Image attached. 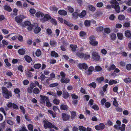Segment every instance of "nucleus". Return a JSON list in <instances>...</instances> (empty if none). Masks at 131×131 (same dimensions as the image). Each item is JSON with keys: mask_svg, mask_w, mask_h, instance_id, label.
Masks as SVG:
<instances>
[{"mask_svg": "<svg viewBox=\"0 0 131 131\" xmlns=\"http://www.w3.org/2000/svg\"><path fill=\"white\" fill-rule=\"evenodd\" d=\"M117 36L118 38L120 40H122L123 37V36L122 33H118Z\"/></svg>", "mask_w": 131, "mask_h": 131, "instance_id": "nucleus-50", "label": "nucleus"}, {"mask_svg": "<svg viewBox=\"0 0 131 131\" xmlns=\"http://www.w3.org/2000/svg\"><path fill=\"white\" fill-rule=\"evenodd\" d=\"M104 80V78L103 77H101L99 78H97L96 79V81L99 83L101 82V81H103Z\"/></svg>", "mask_w": 131, "mask_h": 131, "instance_id": "nucleus-44", "label": "nucleus"}, {"mask_svg": "<svg viewBox=\"0 0 131 131\" xmlns=\"http://www.w3.org/2000/svg\"><path fill=\"white\" fill-rule=\"evenodd\" d=\"M24 18H23L22 16H17L15 17V20L18 23L20 24L22 22V19Z\"/></svg>", "mask_w": 131, "mask_h": 131, "instance_id": "nucleus-9", "label": "nucleus"}, {"mask_svg": "<svg viewBox=\"0 0 131 131\" xmlns=\"http://www.w3.org/2000/svg\"><path fill=\"white\" fill-rule=\"evenodd\" d=\"M41 65L40 63H36L34 65V67L36 69H38L41 67Z\"/></svg>", "mask_w": 131, "mask_h": 131, "instance_id": "nucleus-37", "label": "nucleus"}, {"mask_svg": "<svg viewBox=\"0 0 131 131\" xmlns=\"http://www.w3.org/2000/svg\"><path fill=\"white\" fill-rule=\"evenodd\" d=\"M116 68V66L114 64H112L111 65L110 67H108L107 69L108 70V71H111L113 70Z\"/></svg>", "mask_w": 131, "mask_h": 131, "instance_id": "nucleus-31", "label": "nucleus"}, {"mask_svg": "<svg viewBox=\"0 0 131 131\" xmlns=\"http://www.w3.org/2000/svg\"><path fill=\"white\" fill-rule=\"evenodd\" d=\"M86 14V10H83L81 13L79 14V17L80 18H83L85 16Z\"/></svg>", "mask_w": 131, "mask_h": 131, "instance_id": "nucleus-24", "label": "nucleus"}, {"mask_svg": "<svg viewBox=\"0 0 131 131\" xmlns=\"http://www.w3.org/2000/svg\"><path fill=\"white\" fill-rule=\"evenodd\" d=\"M90 57V56L88 52H86L84 54V57L83 58H84L85 60H87L88 59H89Z\"/></svg>", "mask_w": 131, "mask_h": 131, "instance_id": "nucleus-25", "label": "nucleus"}, {"mask_svg": "<svg viewBox=\"0 0 131 131\" xmlns=\"http://www.w3.org/2000/svg\"><path fill=\"white\" fill-rule=\"evenodd\" d=\"M78 66L79 68L81 70H82L83 69L86 70L88 68L87 65L85 63H79L78 65Z\"/></svg>", "mask_w": 131, "mask_h": 131, "instance_id": "nucleus-8", "label": "nucleus"}, {"mask_svg": "<svg viewBox=\"0 0 131 131\" xmlns=\"http://www.w3.org/2000/svg\"><path fill=\"white\" fill-rule=\"evenodd\" d=\"M60 81L62 83H65L67 84L70 81V80L68 78H66L65 79H61Z\"/></svg>", "mask_w": 131, "mask_h": 131, "instance_id": "nucleus-23", "label": "nucleus"}, {"mask_svg": "<svg viewBox=\"0 0 131 131\" xmlns=\"http://www.w3.org/2000/svg\"><path fill=\"white\" fill-rule=\"evenodd\" d=\"M76 55L79 58L81 59L83 58L84 57V54L83 53H80L79 52H76Z\"/></svg>", "mask_w": 131, "mask_h": 131, "instance_id": "nucleus-22", "label": "nucleus"}, {"mask_svg": "<svg viewBox=\"0 0 131 131\" xmlns=\"http://www.w3.org/2000/svg\"><path fill=\"white\" fill-rule=\"evenodd\" d=\"M62 96L63 98L66 99L69 96V93L66 91H64L62 92Z\"/></svg>", "mask_w": 131, "mask_h": 131, "instance_id": "nucleus-11", "label": "nucleus"}, {"mask_svg": "<svg viewBox=\"0 0 131 131\" xmlns=\"http://www.w3.org/2000/svg\"><path fill=\"white\" fill-rule=\"evenodd\" d=\"M96 84L95 82H93L91 83H90L89 85L88 86L91 88H95L96 86Z\"/></svg>", "mask_w": 131, "mask_h": 131, "instance_id": "nucleus-34", "label": "nucleus"}, {"mask_svg": "<svg viewBox=\"0 0 131 131\" xmlns=\"http://www.w3.org/2000/svg\"><path fill=\"white\" fill-rule=\"evenodd\" d=\"M105 126L103 123L100 124L99 125H97L95 126V128L97 130H102L104 128Z\"/></svg>", "mask_w": 131, "mask_h": 131, "instance_id": "nucleus-6", "label": "nucleus"}, {"mask_svg": "<svg viewBox=\"0 0 131 131\" xmlns=\"http://www.w3.org/2000/svg\"><path fill=\"white\" fill-rule=\"evenodd\" d=\"M4 61L7 66L9 67L11 66V64L9 62L8 60L7 59H5Z\"/></svg>", "mask_w": 131, "mask_h": 131, "instance_id": "nucleus-48", "label": "nucleus"}, {"mask_svg": "<svg viewBox=\"0 0 131 131\" xmlns=\"http://www.w3.org/2000/svg\"><path fill=\"white\" fill-rule=\"evenodd\" d=\"M58 84L57 83H55L51 84L49 85V86L50 87H54L58 85Z\"/></svg>", "mask_w": 131, "mask_h": 131, "instance_id": "nucleus-49", "label": "nucleus"}, {"mask_svg": "<svg viewBox=\"0 0 131 131\" xmlns=\"http://www.w3.org/2000/svg\"><path fill=\"white\" fill-rule=\"evenodd\" d=\"M70 113L71 114V119H73L74 118L75 116L76 115V113L74 111H71L70 112Z\"/></svg>", "mask_w": 131, "mask_h": 131, "instance_id": "nucleus-43", "label": "nucleus"}, {"mask_svg": "<svg viewBox=\"0 0 131 131\" xmlns=\"http://www.w3.org/2000/svg\"><path fill=\"white\" fill-rule=\"evenodd\" d=\"M112 4L115 5H119V3L116 0H112L111 1Z\"/></svg>", "mask_w": 131, "mask_h": 131, "instance_id": "nucleus-57", "label": "nucleus"}, {"mask_svg": "<svg viewBox=\"0 0 131 131\" xmlns=\"http://www.w3.org/2000/svg\"><path fill=\"white\" fill-rule=\"evenodd\" d=\"M110 37L112 40H114L116 37V35L114 33H112Z\"/></svg>", "mask_w": 131, "mask_h": 131, "instance_id": "nucleus-51", "label": "nucleus"}, {"mask_svg": "<svg viewBox=\"0 0 131 131\" xmlns=\"http://www.w3.org/2000/svg\"><path fill=\"white\" fill-rule=\"evenodd\" d=\"M95 69L96 71H99L102 70V68L100 66H97L95 67Z\"/></svg>", "mask_w": 131, "mask_h": 131, "instance_id": "nucleus-54", "label": "nucleus"}, {"mask_svg": "<svg viewBox=\"0 0 131 131\" xmlns=\"http://www.w3.org/2000/svg\"><path fill=\"white\" fill-rule=\"evenodd\" d=\"M103 27L102 26H100L97 27L96 30L97 31H102L103 30Z\"/></svg>", "mask_w": 131, "mask_h": 131, "instance_id": "nucleus-45", "label": "nucleus"}, {"mask_svg": "<svg viewBox=\"0 0 131 131\" xmlns=\"http://www.w3.org/2000/svg\"><path fill=\"white\" fill-rule=\"evenodd\" d=\"M125 18V17L123 15H119L118 17V19L121 21L124 20Z\"/></svg>", "mask_w": 131, "mask_h": 131, "instance_id": "nucleus-39", "label": "nucleus"}, {"mask_svg": "<svg viewBox=\"0 0 131 131\" xmlns=\"http://www.w3.org/2000/svg\"><path fill=\"white\" fill-rule=\"evenodd\" d=\"M7 106L9 108H13L14 109L18 110L19 109L18 105L14 103L9 102L8 103Z\"/></svg>", "mask_w": 131, "mask_h": 131, "instance_id": "nucleus-4", "label": "nucleus"}, {"mask_svg": "<svg viewBox=\"0 0 131 131\" xmlns=\"http://www.w3.org/2000/svg\"><path fill=\"white\" fill-rule=\"evenodd\" d=\"M36 16L37 17H39L40 16L42 17L44 16V14L43 13L40 12H38L35 14Z\"/></svg>", "mask_w": 131, "mask_h": 131, "instance_id": "nucleus-28", "label": "nucleus"}, {"mask_svg": "<svg viewBox=\"0 0 131 131\" xmlns=\"http://www.w3.org/2000/svg\"><path fill=\"white\" fill-rule=\"evenodd\" d=\"M61 42L64 44L66 43L67 40L64 37H62L61 38Z\"/></svg>", "mask_w": 131, "mask_h": 131, "instance_id": "nucleus-52", "label": "nucleus"}, {"mask_svg": "<svg viewBox=\"0 0 131 131\" xmlns=\"http://www.w3.org/2000/svg\"><path fill=\"white\" fill-rule=\"evenodd\" d=\"M125 36L128 38H129L131 36V33L130 31L129 30H126L125 32Z\"/></svg>", "mask_w": 131, "mask_h": 131, "instance_id": "nucleus-20", "label": "nucleus"}, {"mask_svg": "<svg viewBox=\"0 0 131 131\" xmlns=\"http://www.w3.org/2000/svg\"><path fill=\"white\" fill-rule=\"evenodd\" d=\"M58 13L60 15L64 16L66 15L67 13L66 11L61 10H59L58 11Z\"/></svg>", "mask_w": 131, "mask_h": 131, "instance_id": "nucleus-18", "label": "nucleus"}, {"mask_svg": "<svg viewBox=\"0 0 131 131\" xmlns=\"http://www.w3.org/2000/svg\"><path fill=\"white\" fill-rule=\"evenodd\" d=\"M23 67L22 65H20L19 66L18 68V70L21 72H23Z\"/></svg>", "mask_w": 131, "mask_h": 131, "instance_id": "nucleus-61", "label": "nucleus"}, {"mask_svg": "<svg viewBox=\"0 0 131 131\" xmlns=\"http://www.w3.org/2000/svg\"><path fill=\"white\" fill-rule=\"evenodd\" d=\"M117 83L116 80H110L109 81L108 84L109 85H111L114 84H116Z\"/></svg>", "mask_w": 131, "mask_h": 131, "instance_id": "nucleus-35", "label": "nucleus"}, {"mask_svg": "<svg viewBox=\"0 0 131 131\" xmlns=\"http://www.w3.org/2000/svg\"><path fill=\"white\" fill-rule=\"evenodd\" d=\"M41 30V28L39 26H37L34 28V32L35 34H37L40 32Z\"/></svg>", "mask_w": 131, "mask_h": 131, "instance_id": "nucleus-14", "label": "nucleus"}, {"mask_svg": "<svg viewBox=\"0 0 131 131\" xmlns=\"http://www.w3.org/2000/svg\"><path fill=\"white\" fill-rule=\"evenodd\" d=\"M112 7H114L115 12L117 13L120 12V9L119 5H112Z\"/></svg>", "mask_w": 131, "mask_h": 131, "instance_id": "nucleus-12", "label": "nucleus"}, {"mask_svg": "<svg viewBox=\"0 0 131 131\" xmlns=\"http://www.w3.org/2000/svg\"><path fill=\"white\" fill-rule=\"evenodd\" d=\"M46 106L48 107H50L52 105V104H51V103L49 102V99H48V101H46Z\"/></svg>", "mask_w": 131, "mask_h": 131, "instance_id": "nucleus-53", "label": "nucleus"}, {"mask_svg": "<svg viewBox=\"0 0 131 131\" xmlns=\"http://www.w3.org/2000/svg\"><path fill=\"white\" fill-rule=\"evenodd\" d=\"M40 97H41V99L40 100V102L42 104H45V101H48V100L49 98L46 96L40 95Z\"/></svg>", "mask_w": 131, "mask_h": 131, "instance_id": "nucleus-7", "label": "nucleus"}, {"mask_svg": "<svg viewBox=\"0 0 131 131\" xmlns=\"http://www.w3.org/2000/svg\"><path fill=\"white\" fill-rule=\"evenodd\" d=\"M95 38V37L93 35H91L89 37V43L93 46H95L98 45V42L97 41L94 40Z\"/></svg>", "mask_w": 131, "mask_h": 131, "instance_id": "nucleus-2", "label": "nucleus"}, {"mask_svg": "<svg viewBox=\"0 0 131 131\" xmlns=\"http://www.w3.org/2000/svg\"><path fill=\"white\" fill-rule=\"evenodd\" d=\"M33 27L34 25L31 24L29 26H28L27 29L28 31H31L32 30Z\"/></svg>", "mask_w": 131, "mask_h": 131, "instance_id": "nucleus-55", "label": "nucleus"}, {"mask_svg": "<svg viewBox=\"0 0 131 131\" xmlns=\"http://www.w3.org/2000/svg\"><path fill=\"white\" fill-rule=\"evenodd\" d=\"M53 110L55 112L57 110H58L59 111H60V110L58 108V106H54L52 108Z\"/></svg>", "mask_w": 131, "mask_h": 131, "instance_id": "nucleus-56", "label": "nucleus"}, {"mask_svg": "<svg viewBox=\"0 0 131 131\" xmlns=\"http://www.w3.org/2000/svg\"><path fill=\"white\" fill-rule=\"evenodd\" d=\"M124 81L126 83H130L131 82V78H125L124 79Z\"/></svg>", "mask_w": 131, "mask_h": 131, "instance_id": "nucleus-58", "label": "nucleus"}, {"mask_svg": "<svg viewBox=\"0 0 131 131\" xmlns=\"http://www.w3.org/2000/svg\"><path fill=\"white\" fill-rule=\"evenodd\" d=\"M70 47L71 48V50L73 52L75 51L76 49L78 48L77 46L76 45L71 44L70 45Z\"/></svg>", "mask_w": 131, "mask_h": 131, "instance_id": "nucleus-16", "label": "nucleus"}, {"mask_svg": "<svg viewBox=\"0 0 131 131\" xmlns=\"http://www.w3.org/2000/svg\"><path fill=\"white\" fill-rule=\"evenodd\" d=\"M68 106L67 105L62 104L60 105V108L61 110L67 111L68 110Z\"/></svg>", "mask_w": 131, "mask_h": 131, "instance_id": "nucleus-15", "label": "nucleus"}, {"mask_svg": "<svg viewBox=\"0 0 131 131\" xmlns=\"http://www.w3.org/2000/svg\"><path fill=\"white\" fill-rule=\"evenodd\" d=\"M45 75L43 74H41L40 77H39L38 78L39 79H40L41 81H43L45 78Z\"/></svg>", "mask_w": 131, "mask_h": 131, "instance_id": "nucleus-62", "label": "nucleus"}, {"mask_svg": "<svg viewBox=\"0 0 131 131\" xmlns=\"http://www.w3.org/2000/svg\"><path fill=\"white\" fill-rule=\"evenodd\" d=\"M72 15L73 17L75 19H77L79 17V14L78 12H74L72 14Z\"/></svg>", "mask_w": 131, "mask_h": 131, "instance_id": "nucleus-27", "label": "nucleus"}, {"mask_svg": "<svg viewBox=\"0 0 131 131\" xmlns=\"http://www.w3.org/2000/svg\"><path fill=\"white\" fill-rule=\"evenodd\" d=\"M104 30L105 32L107 34H109L111 32V30L109 28H105L104 29Z\"/></svg>", "mask_w": 131, "mask_h": 131, "instance_id": "nucleus-42", "label": "nucleus"}, {"mask_svg": "<svg viewBox=\"0 0 131 131\" xmlns=\"http://www.w3.org/2000/svg\"><path fill=\"white\" fill-rule=\"evenodd\" d=\"M36 55L37 57L40 56L41 54V52L40 49H37L36 52Z\"/></svg>", "mask_w": 131, "mask_h": 131, "instance_id": "nucleus-40", "label": "nucleus"}, {"mask_svg": "<svg viewBox=\"0 0 131 131\" xmlns=\"http://www.w3.org/2000/svg\"><path fill=\"white\" fill-rule=\"evenodd\" d=\"M90 21L89 20H85L84 21V24L86 26H89L90 25Z\"/></svg>", "mask_w": 131, "mask_h": 131, "instance_id": "nucleus-63", "label": "nucleus"}, {"mask_svg": "<svg viewBox=\"0 0 131 131\" xmlns=\"http://www.w3.org/2000/svg\"><path fill=\"white\" fill-rule=\"evenodd\" d=\"M100 56L98 52H93L92 53V58L94 60L98 61L100 59Z\"/></svg>", "mask_w": 131, "mask_h": 131, "instance_id": "nucleus-5", "label": "nucleus"}, {"mask_svg": "<svg viewBox=\"0 0 131 131\" xmlns=\"http://www.w3.org/2000/svg\"><path fill=\"white\" fill-rule=\"evenodd\" d=\"M60 101L59 99H56L53 100V102L54 104L58 105L60 103Z\"/></svg>", "mask_w": 131, "mask_h": 131, "instance_id": "nucleus-38", "label": "nucleus"}, {"mask_svg": "<svg viewBox=\"0 0 131 131\" xmlns=\"http://www.w3.org/2000/svg\"><path fill=\"white\" fill-rule=\"evenodd\" d=\"M68 9L69 11L71 13H72L74 12V9L70 6H68Z\"/></svg>", "mask_w": 131, "mask_h": 131, "instance_id": "nucleus-60", "label": "nucleus"}, {"mask_svg": "<svg viewBox=\"0 0 131 131\" xmlns=\"http://www.w3.org/2000/svg\"><path fill=\"white\" fill-rule=\"evenodd\" d=\"M25 60L29 63H30L32 61V59L31 57L28 55H26L24 57Z\"/></svg>", "mask_w": 131, "mask_h": 131, "instance_id": "nucleus-17", "label": "nucleus"}, {"mask_svg": "<svg viewBox=\"0 0 131 131\" xmlns=\"http://www.w3.org/2000/svg\"><path fill=\"white\" fill-rule=\"evenodd\" d=\"M2 94L3 97L6 99H9L10 97L12 96V92L9 91L5 87H2Z\"/></svg>", "mask_w": 131, "mask_h": 131, "instance_id": "nucleus-1", "label": "nucleus"}, {"mask_svg": "<svg viewBox=\"0 0 131 131\" xmlns=\"http://www.w3.org/2000/svg\"><path fill=\"white\" fill-rule=\"evenodd\" d=\"M26 51L24 48L19 49L18 51L19 54L21 55H23L25 53Z\"/></svg>", "mask_w": 131, "mask_h": 131, "instance_id": "nucleus-19", "label": "nucleus"}, {"mask_svg": "<svg viewBox=\"0 0 131 131\" xmlns=\"http://www.w3.org/2000/svg\"><path fill=\"white\" fill-rule=\"evenodd\" d=\"M89 10L92 12H94L96 10V8L95 7L92 5H90L89 6Z\"/></svg>", "mask_w": 131, "mask_h": 131, "instance_id": "nucleus-33", "label": "nucleus"}, {"mask_svg": "<svg viewBox=\"0 0 131 131\" xmlns=\"http://www.w3.org/2000/svg\"><path fill=\"white\" fill-rule=\"evenodd\" d=\"M50 54L51 56L55 58L58 57L59 56L58 54L54 51H51Z\"/></svg>", "mask_w": 131, "mask_h": 131, "instance_id": "nucleus-21", "label": "nucleus"}, {"mask_svg": "<svg viewBox=\"0 0 131 131\" xmlns=\"http://www.w3.org/2000/svg\"><path fill=\"white\" fill-rule=\"evenodd\" d=\"M57 42L55 40H50V45L52 47H54L57 44Z\"/></svg>", "mask_w": 131, "mask_h": 131, "instance_id": "nucleus-29", "label": "nucleus"}, {"mask_svg": "<svg viewBox=\"0 0 131 131\" xmlns=\"http://www.w3.org/2000/svg\"><path fill=\"white\" fill-rule=\"evenodd\" d=\"M79 128L80 131H86V128L82 126H79Z\"/></svg>", "mask_w": 131, "mask_h": 131, "instance_id": "nucleus-46", "label": "nucleus"}, {"mask_svg": "<svg viewBox=\"0 0 131 131\" xmlns=\"http://www.w3.org/2000/svg\"><path fill=\"white\" fill-rule=\"evenodd\" d=\"M43 123L44 124V127L46 129L47 128H54V125H52L50 122H47L46 119L43 120Z\"/></svg>", "mask_w": 131, "mask_h": 131, "instance_id": "nucleus-3", "label": "nucleus"}, {"mask_svg": "<svg viewBox=\"0 0 131 131\" xmlns=\"http://www.w3.org/2000/svg\"><path fill=\"white\" fill-rule=\"evenodd\" d=\"M62 116L63 120L64 121H67L70 118L69 115L64 113L62 114Z\"/></svg>", "mask_w": 131, "mask_h": 131, "instance_id": "nucleus-10", "label": "nucleus"}, {"mask_svg": "<svg viewBox=\"0 0 131 131\" xmlns=\"http://www.w3.org/2000/svg\"><path fill=\"white\" fill-rule=\"evenodd\" d=\"M4 8L5 10L9 12H10L12 11L11 8L9 6L7 5H5L4 6Z\"/></svg>", "mask_w": 131, "mask_h": 131, "instance_id": "nucleus-26", "label": "nucleus"}, {"mask_svg": "<svg viewBox=\"0 0 131 131\" xmlns=\"http://www.w3.org/2000/svg\"><path fill=\"white\" fill-rule=\"evenodd\" d=\"M19 131H28L26 127L25 126H22Z\"/></svg>", "mask_w": 131, "mask_h": 131, "instance_id": "nucleus-64", "label": "nucleus"}, {"mask_svg": "<svg viewBox=\"0 0 131 131\" xmlns=\"http://www.w3.org/2000/svg\"><path fill=\"white\" fill-rule=\"evenodd\" d=\"M14 92L16 94H17L20 92V90L18 88H17L14 89Z\"/></svg>", "mask_w": 131, "mask_h": 131, "instance_id": "nucleus-59", "label": "nucleus"}, {"mask_svg": "<svg viewBox=\"0 0 131 131\" xmlns=\"http://www.w3.org/2000/svg\"><path fill=\"white\" fill-rule=\"evenodd\" d=\"M49 8L51 10L54 12H57L58 9V8L56 6L53 5L50 6Z\"/></svg>", "mask_w": 131, "mask_h": 131, "instance_id": "nucleus-13", "label": "nucleus"}, {"mask_svg": "<svg viewBox=\"0 0 131 131\" xmlns=\"http://www.w3.org/2000/svg\"><path fill=\"white\" fill-rule=\"evenodd\" d=\"M116 97L115 98L114 101L113 102V105L116 107H118L119 104L117 102L116 100Z\"/></svg>", "mask_w": 131, "mask_h": 131, "instance_id": "nucleus-36", "label": "nucleus"}, {"mask_svg": "<svg viewBox=\"0 0 131 131\" xmlns=\"http://www.w3.org/2000/svg\"><path fill=\"white\" fill-rule=\"evenodd\" d=\"M33 126L31 124L28 125V128L29 131H33Z\"/></svg>", "mask_w": 131, "mask_h": 131, "instance_id": "nucleus-41", "label": "nucleus"}, {"mask_svg": "<svg viewBox=\"0 0 131 131\" xmlns=\"http://www.w3.org/2000/svg\"><path fill=\"white\" fill-rule=\"evenodd\" d=\"M48 112L50 114H51L52 115V117L53 118H55L56 116V114L55 113H54L51 110H49L48 111Z\"/></svg>", "mask_w": 131, "mask_h": 131, "instance_id": "nucleus-32", "label": "nucleus"}, {"mask_svg": "<svg viewBox=\"0 0 131 131\" xmlns=\"http://www.w3.org/2000/svg\"><path fill=\"white\" fill-rule=\"evenodd\" d=\"M92 108L94 110L98 111L99 110V106L96 104L93 105Z\"/></svg>", "mask_w": 131, "mask_h": 131, "instance_id": "nucleus-47", "label": "nucleus"}, {"mask_svg": "<svg viewBox=\"0 0 131 131\" xmlns=\"http://www.w3.org/2000/svg\"><path fill=\"white\" fill-rule=\"evenodd\" d=\"M33 93L36 94H37L39 93L40 91L38 88H34L33 90Z\"/></svg>", "mask_w": 131, "mask_h": 131, "instance_id": "nucleus-30", "label": "nucleus"}]
</instances>
